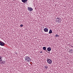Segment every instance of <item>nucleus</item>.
I'll list each match as a JSON object with an SVG mask.
<instances>
[{"label":"nucleus","mask_w":73,"mask_h":73,"mask_svg":"<svg viewBox=\"0 0 73 73\" xmlns=\"http://www.w3.org/2000/svg\"><path fill=\"white\" fill-rule=\"evenodd\" d=\"M25 60L27 62H30L31 61V58H29L28 56H26L25 57Z\"/></svg>","instance_id":"1"},{"label":"nucleus","mask_w":73,"mask_h":73,"mask_svg":"<svg viewBox=\"0 0 73 73\" xmlns=\"http://www.w3.org/2000/svg\"><path fill=\"white\" fill-rule=\"evenodd\" d=\"M47 62L48 64H50L52 62V60H50V59L47 58Z\"/></svg>","instance_id":"2"},{"label":"nucleus","mask_w":73,"mask_h":73,"mask_svg":"<svg viewBox=\"0 0 73 73\" xmlns=\"http://www.w3.org/2000/svg\"><path fill=\"white\" fill-rule=\"evenodd\" d=\"M5 45V43H4L1 41H0V45H1V46H4Z\"/></svg>","instance_id":"3"},{"label":"nucleus","mask_w":73,"mask_h":73,"mask_svg":"<svg viewBox=\"0 0 73 73\" xmlns=\"http://www.w3.org/2000/svg\"><path fill=\"white\" fill-rule=\"evenodd\" d=\"M28 11H33V9H32V8H31V7H28Z\"/></svg>","instance_id":"4"},{"label":"nucleus","mask_w":73,"mask_h":73,"mask_svg":"<svg viewBox=\"0 0 73 73\" xmlns=\"http://www.w3.org/2000/svg\"><path fill=\"white\" fill-rule=\"evenodd\" d=\"M44 31L45 32H48V28H45L44 29Z\"/></svg>","instance_id":"5"},{"label":"nucleus","mask_w":73,"mask_h":73,"mask_svg":"<svg viewBox=\"0 0 73 73\" xmlns=\"http://www.w3.org/2000/svg\"><path fill=\"white\" fill-rule=\"evenodd\" d=\"M52 50V49H51V48L50 47H48V48H47V50L48 51V52H50V50Z\"/></svg>","instance_id":"6"},{"label":"nucleus","mask_w":73,"mask_h":73,"mask_svg":"<svg viewBox=\"0 0 73 73\" xmlns=\"http://www.w3.org/2000/svg\"><path fill=\"white\" fill-rule=\"evenodd\" d=\"M43 49L46 51V52H47V50H46V47H43Z\"/></svg>","instance_id":"7"},{"label":"nucleus","mask_w":73,"mask_h":73,"mask_svg":"<svg viewBox=\"0 0 73 73\" xmlns=\"http://www.w3.org/2000/svg\"><path fill=\"white\" fill-rule=\"evenodd\" d=\"M28 1V0H22V1L23 3H26V1Z\"/></svg>","instance_id":"8"},{"label":"nucleus","mask_w":73,"mask_h":73,"mask_svg":"<svg viewBox=\"0 0 73 73\" xmlns=\"http://www.w3.org/2000/svg\"><path fill=\"white\" fill-rule=\"evenodd\" d=\"M5 61H2V62H1V64H5Z\"/></svg>","instance_id":"9"},{"label":"nucleus","mask_w":73,"mask_h":73,"mask_svg":"<svg viewBox=\"0 0 73 73\" xmlns=\"http://www.w3.org/2000/svg\"><path fill=\"white\" fill-rule=\"evenodd\" d=\"M60 19L58 18H56V21H58L59 23H60V21H60Z\"/></svg>","instance_id":"10"},{"label":"nucleus","mask_w":73,"mask_h":73,"mask_svg":"<svg viewBox=\"0 0 73 73\" xmlns=\"http://www.w3.org/2000/svg\"><path fill=\"white\" fill-rule=\"evenodd\" d=\"M52 33V31L51 30V29H50L49 31V34H50Z\"/></svg>","instance_id":"11"},{"label":"nucleus","mask_w":73,"mask_h":73,"mask_svg":"<svg viewBox=\"0 0 73 73\" xmlns=\"http://www.w3.org/2000/svg\"><path fill=\"white\" fill-rule=\"evenodd\" d=\"M2 56H0V62L2 61Z\"/></svg>","instance_id":"12"},{"label":"nucleus","mask_w":73,"mask_h":73,"mask_svg":"<svg viewBox=\"0 0 73 73\" xmlns=\"http://www.w3.org/2000/svg\"><path fill=\"white\" fill-rule=\"evenodd\" d=\"M44 68L45 69H48V66H47L46 65H45L44 66Z\"/></svg>","instance_id":"13"},{"label":"nucleus","mask_w":73,"mask_h":73,"mask_svg":"<svg viewBox=\"0 0 73 73\" xmlns=\"http://www.w3.org/2000/svg\"><path fill=\"white\" fill-rule=\"evenodd\" d=\"M55 37H59V35H55Z\"/></svg>","instance_id":"14"},{"label":"nucleus","mask_w":73,"mask_h":73,"mask_svg":"<svg viewBox=\"0 0 73 73\" xmlns=\"http://www.w3.org/2000/svg\"><path fill=\"white\" fill-rule=\"evenodd\" d=\"M70 50L71 53L72 52V49H70Z\"/></svg>","instance_id":"15"},{"label":"nucleus","mask_w":73,"mask_h":73,"mask_svg":"<svg viewBox=\"0 0 73 73\" xmlns=\"http://www.w3.org/2000/svg\"><path fill=\"white\" fill-rule=\"evenodd\" d=\"M23 25L22 24H21L20 25V27H23Z\"/></svg>","instance_id":"16"},{"label":"nucleus","mask_w":73,"mask_h":73,"mask_svg":"<svg viewBox=\"0 0 73 73\" xmlns=\"http://www.w3.org/2000/svg\"><path fill=\"white\" fill-rule=\"evenodd\" d=\"M40 53H42V51H41L40 52Z\"/></svg>","instance_id":"17"},{"label":"nucleus","mask_w":73,"mask_h":73,"mask_svg":"<svg viewBox=\"0 0 73 73\" xmlns=\"http://www.w3.org/2000/svg\"><path fill=\"white\" fill-rule=\"evenodd\" d=\"M71 47H72V48H73V46H71Z\"/></svg>","instance_id":"18"}]
</instances>
